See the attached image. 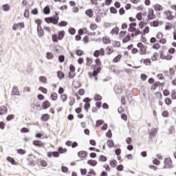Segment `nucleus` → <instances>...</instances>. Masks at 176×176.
Listing matches in <instances>:
<instances>
[{
    "label": "nucleus",
    "mask_w": 176,
    "mask_h": 176,
    "mask_svg": "<svg viewBox=\"0 0 176 176\" xmlns=\"http://www.w3.org/2000/svg\"><path fill=\"white\" fill-rule=\"evenodd\" d=\"M11 96H20V91H19V87H17V86H14L12 88Z\"/></svg>",
    "instance_id": "nucleus-8"
},
{
    "label": "nucleus",
    "mask_w": 176,
    "mask_h": 176,
    "mask_svg": "<svg viewBox=\"0 0 176 176\" xmlns=\"http://www.w3.org/2000/svg\"><path fill=\"white\" fill-rule=\"evenodd\" d=\"M59 153H65L67 152L66 148L59 147L58 149Z\"/></svg>",
    "instance_id": "nucleus-45"
},
{
    "label": "nucleus",
    "mask_w": 176,
    "mask_h": 176,
    "mask_svg": "<svg viewBox=\"0 0 176 176\" xmlns=\"http://www.w3.org/2000/svg\"><path fill=\"white\" fill-rule=\"evenodd\" d=\"M126 33L127 32L126 31H121L118 34L119 38H123Z\"/></svg>",
    "instance_id": "nucleus-58"
},
{
    "label": "nucleus",
    "mask_w": 176,
    "mask_h": 176,
    "mask_svg": "<svg viewBox=\"0 0 176 176\" xmlns=\"http://www.w3.org/2000/svg\"><path fill=\"white\" fill-rule=\"evenodd\" d=\"M100 50H96L94 52V57L98 58V57H100Z\"/></svg>",
    "instance_id": "nucleus-62"
},
{
    "label": "nucleus",
    "mask_w": 176,
    "mask_h": 176,
    "mask_svg": "<svg viewBox=\"0 0 176 176\" xmlns=\"http://www.w3.org/2000/svg\"><path fill=\"white\" fill-rule=\"evenodd\" d=\"M89 108H90V103H85L84 105V109L86 112H89Z\"/></svg>",
    "instance_id": "nucleus-60"
},
{
    "label": "nucleus",
    "mask_w": 176,
    "mask_h": 176,
    "mask_svg": "<svg viewBox=\"0 0 176 176\" xmlns=\"http://www.w3.org/2000/svg\"><path fill=\"white\" fill-rule=\"evenodd\" d=\"M115 153L117 156H120V153H122V149L120 148H118L115 150Z\"/></svg>",
    "instance_id": "nucleus-57"
},
{
    "label": "nucleus",
    "mask_w": 176,
    "mask_h": 176,
    "mask_svg": "<svg viewBox=\"0 0 176 176\" xmlns=\"http://www.w3.org/2000/svg\"><path fill=\"white\" fill-rule=\"evenodd\" d=\"M45 21L47 24H54V25H57V24H58V19L56 21H53L52 18H51L50 16L45 18Z\"/></svg>",
    "instance_id": "nucleus-3"
},
{
    "label": "nucleus",
    "mask_w": 176,
    "mask_h": 176,
    "mask_svg": "<svg viewBox=\"0 0 176 176\" xmlns=\"http://www.w3.org/2000/svg\"><path fill=\"white\" fill-rule=\"evenodd\" d=\"M131 38H130V34H128L125 37L122 39V43H127V42H130Z\"/></svg>",
    "instance_id": "nucleus-19"
},
{
    "label": "nucleus",
    "mask_w": 176,
    "mask_h": 176,
    "mask_svg": "<svg viewBox=\"0 0 176 176\" xmlns=\"http://www.w3.org/2000/svg\"><path fill=\"white\" fill-rule=\"evenodd\" d=\"M151 27H159V21H153L151 23Z\"/></svg>",
    "instance_id": "nucleus-51"
},
{
    "label": "nucleus",
    "mask_w": 176,
    "mask_h": 176,
    "mask_svg": "<svg viewBox=\"0 0 176 176\" xmlns=\"http://www.w3.org/2000/svg\"><path fill=\"white\" fill-rule=\"evenodd\" d=\"M157 56H159V53H154L153 55L151 56L152 61H157Z\"/></svg>",
    "instance_id": "nucleus-35"
},
{
    "label": "nucleus",
    "mask_w": 176,
    "mask_h": 176,
    "mask_svg": "<svg viewBox=\"0 0 176 176\" xmlns=\"http://www.w3.org/2000/svg\"><path fill=\"white\" fill-rule=\"evenodd\" d=\"M123 168H124V167L122 164H120L116 167V170H118V171H123Z\"/></svg>",
    "instance_id": "nucleus-61"
},
{
    "label": "nucleus",
    "mask_w": 176,
    "mask_h": 176,
    "mask_svg": "<svg viewBox=\"0 0 176 176\" xmlns=\"http://www.w3.org/2000/svg\"><path fill=\"white\" fill-rule=\"evenodd\" d=\"M38 90L41 91L43 94H47V89L43 87H39Z\"/></svg>",
    "instance_id": "nucleus-34"
},
{
    "label": "nucleus",
    "mask_w": 176,
    "mask_h": 176,
    "mask_svg": "<svg viewBox=\"0 0 176 176\" xmlns=\"http://www.w3.org/2000/svg\"><path fill=\"white\" fill-rule=\"evenodd\" d=\"M6 160L9 162V163H11L13 166H19V162H16L14 160V158L8 156L6 157Z\"/></svg>",
    "instance_id": "nucleus-5"
},
{
    "label": "nucleus",
    "mask_w": 176,
    "mask_h": 176,
    "mask_svg": "<svg viewBox=\"0 0 176 176\" xmlns=\"http://www.w3.org/2000/svg\"><path fill=\"white\" fill-rule=\"evenodd\" d=\"M76 54L78 57H82V56H83V50H76Z\"/></svg>",
    "instance_id": "nucleus-38"
},
{
    "label": "nucleus",
    "mask_w": 176,
    "mask_h": 176,
    "mask_svg": "<svg viewBox=\"0 0 176 176\" xmlns=\"http://www.w3.org/2000/svg\"><path fill=\"white\" fill-rule=\"evenodd\" d=\"M107 158L105 155H100L99 162H107Z\"/></svg>",
    "instance_id": "nucleus-39"
},
{
    "label": "nucleus",
    "mask_w": 176,
    "mask_h": 176,
    "mask_svg": "<svg viewBox=\"0 0 176 176\" xmlns=\"http://www.w3.org/2000/svg\"><path fill=\"white\" fill-rule=\"evenodd\" d=\"M37 34L38 38H42V36L45 35V32L43 31V29H42V27H40L39 29H37Z\"/></svg>",
    "instance_id": "nucleus-11"
},
{
    "label": "nucleus",
    "mask_w": 176,
    "mask_h": 176,
    "mask_svg": "<svg viewBox=\"0 0 176 176\" xmlns=\"http://www.w3.org/2000/svg\"><path fill=\"white\" fill-rule=\"evenodd\" d=\"M106 137H107V138H112V131H111V129H109L106 133Z\"/></svg>",
    "instance_id": "nucleus-53"
},
{
    "label": "nucleus",
    "mask_w": 176,
    "mask_h": 176,
    "mask_svg": "<svg viewBox=\"0 0 176 176\" xmlns=\"http://www.w3.org/2000/svg\"><path fill=\"white\" fill-rule=\"evenodd\" d=\"M87 32V28H84V29H80L78 30V35H80V36H82V35H83L84 34H85V32Z\"/></svg>",
    "instance_id": "nucleus-33"
},
{
    "label": "nucleus",
    "mask_w": 176,
    "mask_h": 176,
    "mask_svg": "<svg viewBox=\"0 0 176 176\" xmlns=\"http://www.w3.org/2000/svg\"><path fill=\"white\" fill-rule=\"evenodd\" d=\"M154 9L156 10V12H161V10H163V7L160 4H155Z\"/></svg>",
    "instance_id": "nucleus-23"
},
{
    "label": "nucleus",
    "mask_w": 176,
    "mask_h": 176,
    "mask_svg": "<svg viewBox=\"0 0 176 176\" xmlns=\"http://www.w3.org/2000/svg\"><path fill=\"white\" fill-rule=\"evenodd\" d=\"M21 133H30V129H28V128H25V127H23L21 129Z\"/></svg>",
    "instance_id": "nucleus-63"
},
{
    "label": "nucleus",
    "mask_w": 176,
    "mask_h": 176,
    "mask_svg": "<svg viewBox=\"0 0 176 176\" xmlns=\"http://www.w3.org/2000/svg\"><path fill=\"white\" fill-rule=\"evenodd\" d=\"M148 20H153L155 19V14L153 9L148 10V15H147Z\"/></svg>",
    "instance_id": "nucleus-7"
},
{
    "label": "nucleus",
    "mask_w": 176,
    "mask_h": 176,
    "mask_svg": "<svg viewBox=\"0 0 176 176\" xmlns=\"http://www.w3.org/2000/svg\"><path fill=\"white\" fill-rule=\"evenodd\" d=\"M69 34H70V35H75V34H76V30L74 28H70L69 29Z\"/></svg>",
    "instance_id": "nucleus-42"
},
{
    "label": "nucleus",
    "mask_w": 176,
    "mask_h": 176,
    "mask_svg": "<svg viewBox=\"0 0 176 176\" xmlns=\"http://www.w3.org/2000/svg\"><path fill=\"white\" fill-rule=\"evenodd\" d=\"M78 157H81L83 159V157H87V151H81L78 153Z\"/></svg>",
    "instance_id": "nucleus-10"
},
{
    "label": "nucleus",
    "mask_w": 176,
    "mask_h": 176,
    "mask_svg": "<svg viewBox=\"0 0 176 176\" xmlns=\"http://www.w3.org/2000/svg\"><path fill=\"white\" fill-rule=\"evenodd\" d=\"M111 34L118 35L119 34V28L116 27L111 30Z\"/></svg>",
    "instance_id": "nucleus-30"
},
{
    "label": "nucleus",
    "mask_w": 176,
    "mask_h": 176,
    "mask_svg": "<svg viewBox=\"0 0 176 176\" xmlns=\"http://www.w3.org/2000/svg\"><path fill=\"white\" fill-rule=\"evenodd\" d=\"M58 61L59 63H64V61H65V57L64 55H60L58 56Z\"/></svg>",
    "instance_id": "nucleus-50"
},
{
    "label": "nucleus",
    "mask_w": 176,
    "mask_h": 176,
    "mask_svg": "<svg viewBox=\"0 0 176 176\" xmlns=\"http://www.w3.org/2000/svg\"><path fill=\"white\" fill-rule=\"evenodd\" d=\"M46 57L47 60H53L54 58V55H53V53L52 52H47Z\"/></svg>",
    "instance_id": "nucleus-25"
},
{
    "label": "nucleus",
    "mask_w": 176,
    "mask_h": 176,
    "mask_svg": "<svg viewBox=\"0 0 176 176\" xmlns=\"http://www.w3.org/2000/svg\"><path fill=\"white\" fill-rule=\"evenodd\" d=\"M164 168H171L173 167V161L170 157L165 158L164 160Z\"/></svg>",
    "instance_id": "nucleus-2"
},
{
    "label": "nucleus",
    "mask_w": 176,
    "mask_h": 176,
    "mask_svg": "<svg viewBox=\"0 0 176 176\" xmlns=\"http://www.w3.org/2000/svg\"><path fill=\"white\" fill-rule=\"evenodd\" d=\"M91 68L94 69L93 72H88V76L90 78V79H91V78H93V76H98V74H100V72H101V67H98L96 65H92L91 66Z\"/></svg>",
    "instance_id": "nucleus-1"
},
{
    "label": "nucleus",
    "mask_w": 176,
    "mask_h": 176,
    "mask_svg": "<svg viewBox=\"0 0 176 176\" xmlns=\"http://www.w3.org/2000/svg\"><path fill=\"white\" fill-rule=\"evenodd\" d=\"M173 28V23L168 22L165 26L166 31H168Z\"/></svg>",
    "instance_id": "nucleus-28"
},
{
    "label": "nucleus",
    "mask_w": 176,
    "mask_h": 176,
    "mask_svg": "<svg viewBox=\"0 0 176 176\" xmlns=\"http://www.w3.org/2000/svg\"><path fill=\"white\" fill-rule=\"evenodd\" d=\"M172 100H176V91L175 89H173L171 92Z\"/></svg>",
    "instance_id": "nucleus-56"
},
{
    "label": "nucleus",
    "mask_w": 176,
    "mask_h": 176,
    "mask_svg": "<svg viewBox=\"0 0 176 176\" xmlns=\"http://www.w3.org/2000/svg\"><path fill=\"white\" fill-rule=\"evenodd\" d=\"M23 16L25 17V19H28L30 17V10L28 9L25 10Z\"/></svg>",
    "instance_id": "nucleus-49"
},
{
    "label": "nucleus",
    "mask_w": 176,
    "mask_h": 176,
    "mask_svg": "<svg viewBox=\"0 0 176 176\" xmlns=\"http://www.w3.org/2000/svg\"><path fill=\"white\" fill-rule=\"evenodd\" d=\"M162 116H163V118H168V111H164L162 113Z\"/></svg>",
    "instance_id": "nucleus-64"
},
{
    "label": "nucleus",
    "mask_w": 176,
    "mask_h": 176,
    "mask_svg": "<svg viewBox=\"0 0 176 176\" xmlns=\"http://www.w3.org/2000/svg\"><path fill=\"white\" fill-rule=\"evenodd\" d=\"M43 12L44 14H50V6H46L43 10Z\"/></svg>",
    "instance_id": "nucleus-17"
},
{
    "label": "nucleus",
    "mask_w": 176,
    "mask_h": 176,
    "mask_svg": "<svg viewBox=\"0 0 176 176\" xmlns=\"http://www.w3.org/2000/svg\"><path fill=\"white\" fill-rule=\"evenodd\" d=\"M137 27V23H131L129 24V28H128L129 32H135L137 31V28H134V30H131V28Z\"/></svg>",
    "instance_id": "nucleus-9"
},
{
    "label": "nucleus",
    "mask_w": 176,
    "mask_h": 176,
    "mask_svg": "<svg viewBox=\"0 0 176 176\" xmlns=\"http://www.w3.org/2000/svg\"><path fill=\"white\" fill-rule=\"evenodd\" d=\"M94 101H101L102 97L100 94H96L94 98Z\"/></svg>",
    "instance_id": "nucleus-41"
},
{
    "label": "nucleus",
    "mask_w": 176,
    "mask_h": 176,
    "mask_svg": "<svg viewBox=\"0 0 176 176\" xmlns=\"http://www.w3.org/2000/svg\"><path fill=\"white\" fill-rule=\"evenodd\" d=\"M57 75H58V79L61 80V79H64V78H65V74L60 71L57 72Z\"/></svg>",
    "instance_id": "nucleus-24"
},
{
    "label": "nucleus",
    "mask_w": 176,
    "mask_h": 176,
    "mask_svg": "<svg viewBox=\"0 0 176 176\" xmlns=\"http://www.w3.org/2000/svg\"><path fill=\"white\" fill-rule=\"evenodd\" d=\"M52 42H54V43H56L58 42V41H60L58 36L56 34H52Z\"/></svg>",
    "instance_id": "nucleus-22"
},
{
    "label": "nucleus",
    "mask_w": 176,
    "mask_h": 176,
    "mask_svg": "<svg viewBox=\"0 0 176 176\" xmlns=\"http://www.w3.org/2000/svg\"><path fill=\"white\" fill-rule=\"evenodd\" d=\"M107 145L109 148H113L115 143L113 142V140H107Z\"/></svg>",
    "instance_id": "nucleus-29"
},
{
    "label": "nucleus",
    "mask_w": 176,
    "mask_h": 176,
    "mask_svg": "<svg viewBox=\"0 0 176 176\" xmlns=\"http://www.w3.org/2000/svg\"><path fill=\"white\" fill-rule=\"evenodd\" d=\"M35 24H37V30L41 28V25H42V20L38 19L34 21Z\"/></svg>",
    "instance_id": "nucleus-26"
},
{
    "label": "nucleus",
    "mask_w": 176,
    "mask_h": 176,
    "mask_svg": "<svg viewBox=\"0 0 176 176\" xmlns=\"http://www.w3.org/2000/svg\"><path fill=\"white\" fill-rule=\"evenodd\" d=\"M49 119H50V116L47 113H45L41 116V120H43V122H47Z\"/></svg>",
    "instance_id": "nucleus-13"
},
{
    "label": "nucleus",
    "mask_w": 176,
    "mask_h": 176,
    "mask_svg": "<svg viewBox=\"0 0 176 176\" xmlns=\"http://www.w3.org/2000/svg\"><path fill=\"white\" fill-rule=\"evenodd\" d=\"M39 80L40 82H42V83H46V82H47V78H46L45 76H40L39 77Z\"/></svg>",
    "instance_id": "nucleus-44"
},
{
    "label": "nucleus",
    "mask_w": 176,
    "mask_h": 176,
    "mask_svg": "<svg viewBox=\"0 0 176 176\" xmlns=\"http://www.w3.org/2000/svg\"><path fill=\"white\" fill-rule=\"evenodd\" d=\"M50 17L51 19H52L53 21H56L58 20V23L59 17H58V14L57 12H55V14Z\"/></svg>",
    "instance_id": "nucleus-40"
},
{
    "label": "nucleus",
    "mask_w": 176,
    "mask_h": 176,
    "mask_svg": "<svg viewBox=\"0 0 176 176\" xmlns=\"http://www.w3.org/2000/svg\"><path fill=\"white\" fill-rule=\"evenodd\" d=\"M136 19H137V20H138V21H141V20H142V13L138 12L136 14Z\"/></svg>",
    "instance_id": "nucleus-48"
},
{
    "label": "nucleus",
    "mask_w": 176,
    "mask_h": 176,
    "mask_svg": "<svg viewBox=\"0 0 176 176\" xmlns=\"http://www.w3.org/2000/svg\"><path fill=\"white\" fill-rule=\"evenodd\" d=\"M13 119H14V115L13 114L8 115L6 118L7 122H10V120H13Z\"/></svg>",
    "instance_id": "nucleus-47"
},
{
    "label": "nucleus",
    "mask_w": 176,
    "mask_h": 176,
    "mask_svg": "<svg viewBox=\"0 0 176 176\" xmlns=\"http://www.w3.org/2000/svg\"><path fill=\"white\" fill-rule=\"evenodd\" d=\"M118 164V161L116 160H113L110 162V166L112 167V168H115Z\"/></svg>",
    "instance_id": "nucleus-27"
},
{
    "label": "nucleus",
    "mask_w": 176,
    "mask_h": 176,
    "mask_svg": "<svg viewBox=\"0 0 176 176\" xmlns=\"http://www.w3.org/2000/svg\"><path fill=\"white\" fill-rule=\"evenodd\" d=\"M156 134V129L153 128L151 129V131L149 132V140H152L153 137H155Z\"/></svg>",
    "instance_id": "nucleus-15"
},
{
    "label": "nucleus",
    "mask_w": 176,
    "mask_h": 176,
    "mask_svg": "<svg viewBox=\"0 0 176 176\" xmlns=\"http://www.w3.org/2000/svg\"><path fill=\"white\" fill-rule=\"evenodd\" d=\"M102 42L104 45H108L111 43V40L108 37H103Z\"/></svg>",
    "instance_id": "nucleus-31"
},
{
    "label": "nucleus",
    "mask_w": 176,
    "mask_h": 176,
    "mask_svg": "<svg viewBox=\"0 0 176 176\" xmlns=\"http://www.w3.org/2000/svg\"><path fill=\"white\" fill-rule=\"evenodd\" d=\"M67 98H68V96H67V94H65L60 96V100L63 101V102H65Z\"/></svg>",
    "instance_id": "nucleus-43"
},
{
    "label": "nucleus",
    "mask_w": 176,
    "mask_h": 176,
    "mask_svg": "<svg viewBox=\"0 0 176 176\" xmlns=\"http://www.w3.org/2000/svg\"><path fill=\"white\" fill-rule=\"evenodd\" d=\"M171 103H172V101L170 98H165V104H166V105H171Z\"/></svg>",
    "instance_id": "nucleus-54"
},
{
    "label": "nucleus",
    "mask_w": 176,
    "mask_h": 176,
    "mask_svg": "<svg viewBox=\"0 0 176 176\" xmlns=\"http://www.w3.org/2000/svg\"><path fill=\"white\" fill-rule=\"evenodd\" d=\"M2 8L4 12H9V10H10V7L9 6V4L3 5Z\"/></svg>",
    "instance_id": "nucleus-36"
},
{
    "label": "nucleus",
    "mask_w": 176,
    "mask_h": 176,
    "mask_svg": "<svg viewBox=\"0 0 176 176\" xmlns=\"http://www.w3.org/2000/svg\"><path fill=\"white\" fill-rule=\"evenodd\" d=\"M17 153H19V155H25V150L23 148H19L17 150Z\"/></svg>",
    "instance_id": "nucleus-52"
},
{
    "label": "nucleus",
    "mask_w": 176,
    "mask_h": 176,
    "mask_svg": "<svg viewBox=\"0 0 176 176\" xmlns=\"http://www.w3.org/2000/svg\"><path fill=\"white\" fill-rule=\"evenodd\" d=\"M85 14L88 16L90 19L93 17V10L91 9H88L85 11Z\"/></svg>",
    "instance_id": "nucleus-20"
},
{
    "label": "nucleus",
    "mask_w": 176,
    "mask_h": 176,
    "mask_svg": "<svg viewBox=\"0 0 176 176\" xmlns=\"http://www.w3.org/2000/svg\"><path fill=\"white\" fill-rule=\"evenodd\" d=\"M102 124H104V120H99L96 121V127H100Z\"/></svg>",
    "instance_id": "nucleus-55"
},
{
    "label": "nucleus",
    "mask_w": 176,
    "mask_h": 176,
    "mask_svg": "<svg viewBox=\"0 0 176 176\" xmlns=\"http://www.w3.org/2000/svg\"><path fill=\"white\" fill-rule=\"evenodd\" d=\"M110 13H111L112 14H116V13H118V10H116L115 7H111Z\"/></svg>",
    "instance_id": "nucleus-46"
},
{
    "label": "nucleus",
    "mask_w": 176,
    "mask_h": 176,
    "mask_svg": "<svg viewBox=\"0 0 176 176\" xmlns=\"http://www.w3.org/2000/svg\"><path fill=\"white\" fill-rule=\"evenodd\" d=\"M50 98L52 101H57V98H58V96L57 94L54 92L51 94Z\"/></svg>",
    "instance_id": "nucleus-21"
},
{
    "label": "nucleus",
    "mask_w": 176,
    "mask_h": 176,
    "mask_svg": "<svg viewBox=\"0 0 176 176\" xmlns=\"http://www.w3.org/2000/svg\"><path fill=\"white\" fill-rule=\"evenodd\" d=\"M50 102L47 100H45L42 104V108L43 109H47V108H50Z\"/></svg>",
    "instance_id": "nucleus-12"
},
{
    "label": "nucleus",
    "mask_w": 176,
    "mask_h": 176,
    "mask_svg": "<svg viewBox=\"0 0 176 176\" xmlns=\"http://www.w3.org/2000/svg\"><path fill=\"white\" fill-rule=\"evenodd\" d=\"M122 58V55L118 54L117 56H116L113 58V63H119L120 61V59Z\"/></svg>",
    "instance_id": "nucleus-37"
},
{
    "label": "nucleus",
    "mask_w": 176,
    "mask_h": 176,
    "mask_svg": "<svg viewBox=\"0 0 176 176\" xmlns=\"http://www.w3.org/2000/svg\"><path fill=\"white\" fill-rule=\"evenodd\" d=\"M164 14H166L167 20H173L174 16H173V12L171 11H165Z\"/></svg>",
    "instance_id": "nucleus-6"
},
{
    "label": "nucleus",
    "mask_w": 176,
    "mask_h": 176,
    "mask_svg": "<svg viewBox=\"0 0 176 176\" xmlns=\"http://www.w3.org/2000/svg\"><path fill=\"white\" fill-rule=\"evenodd\" d=\"M33 145H34V146H37L38 148H43L46 144L42 142L41 140H34Z\"/></svg>",
    "instance_id": "nucleus-4"
},
{
    "label": "nucleus",
    "mask_w": 176,
    "mask_h": 176,
    "mask_svg": "<svg viewBox=\"0 0 176 176\" xmlns=\"http://www.w3.org/2000/svg\"><path fill=\"white\" fill-rule=\"evenodd\" d=\"M8 112V108L5 106L0 107V116L3 115V113H6Z\"/></svg>",
    "instance_id": "nucleus-18"
},
{
    "label": "nucleus",
    "mask_w": 176,
    "mask_h": 176,
    "mask_svg": "<svg viewBox=\"0 0 176 176\" xmlns=\"http://www.w3.org/2000/svg\"><path fill=\"white\" fill-rule=\"evenodd\" d=\"M67 25H68V22L65 21H61L60 22L58 23L59 27H67Z\"/></svg>",
    "instance_id": "nucleus-32"
},
{
    "label": "nucleus",
    "mask_w": 176,
    "mask_h": 176,
    "mask_svg": "<svg viewBox=\"0 0 176 176\" xmlns=\"http://www.w3.org/2000/svg\"><path fill=\"white\" fill-rule=\"evenodd\" d=\"M61 171H62V173H68V167H67L65 166H62Z\"/></svg>",
    "instance_id": "nucleus-59"
},
{
    "label": "nucleus",
    "mask_w": 176,
    "mask_h": 176,
    "mask_svg": "<svg viewBox=\"0 0 176 176\" xmlns=\"http://www.w3.org/2000/svg\"><path fill=\"white\" fill-rule=\"evenodd\" d=\"M87 164L91 166L92 167H96V165L98 164V162L94 160H89L87 161Z\"/></svg>",
    "instance_id": "nucleus-14"
},
{
    "label": "nucleus",
    "mask_w": 176,
    "mask_h": 176,
    "mask_svg": "<svg viewBox=\"0 0 176 176\" xmlns=\"http://www.w3.org/2000/svg\"><path fill=\"white\" fill-rule=\"evenodd\" d=\"M65 35V31L61 30V31L58 32V38H59V41H62V39L64 38Z\"/></svg>",
    "instance_id": "nucleus-16"
}]
</instances>
